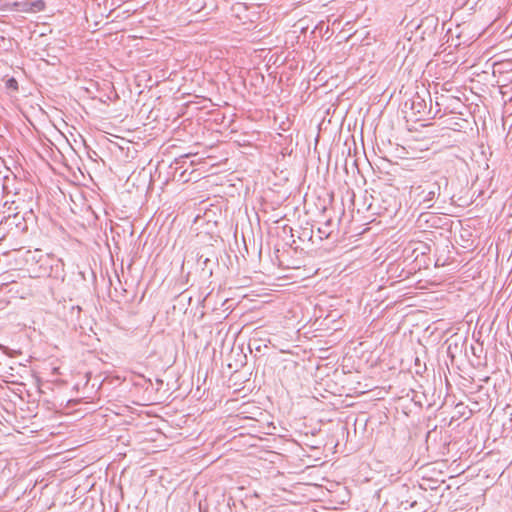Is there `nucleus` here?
Here are the masks:
<instances>
[{"instance_id": "423d86ee", "label": "nucleus", "mask_w": 512, "mask_h": 512, "mask_svg": "<svg viewBox=\"0 0 512 512\" xmlns=\"http://www.w3.org/2000/svg\"><path fill=\"white\" fill-rule=\"evenodd\" d=\"M447 100H448V96H446L444 94L438 95V93L436 92L435 105L438 107L436 114L440 113L441 107L445 105Z\"/></svg>"}, {"instance_id": "ddd939ff", "label": "nucleus", "mask_w": 512, "mask_h": 512, "mask_svg": "<svg viewBox=\"0 0 512 512\" xmlns=\"http://www.w3.org/2000/svg\"><path fill=\"white\" fill-rule=\"evenodd\" d=\"M210 262V260L208 258H205L203 261H202V264L204 266H206L208 263Z\"/></svg>"}, {"instance_id": "1a4fd4ad", "label": "nucleus", "mask_w": 512, "mask_h": 512, "mask_svg": "<svg viewBox=\"0 0 512 512\" xmlns=\"http://www.w3.org/2000/svg\"><path fill=\"white\" fill-rule=\"evenodd\" d=\"M32 6L34 7L35 11H42L45 8V3L43 0H37L32 3Z\"/></svg>"}, {"instance_id": "f257e3e1", "label": "nucleus", "mask_w": 512, "mask_h": 512, "mask_svg": "<svg viewBox=\"0 0 512 512\" xmlns=\"http://www.w3.org/2000/svg\"><path fill=\"white\" fill-rule=\"evenodd\" d=\"M448 178L431 172L425 175L420 184H413L410 188V194L418 201L419 205L425 208L433 206L435 200L440 196L442 187L447 188Z\"/></svg>"}, {"instance_id": "39448f33", "label": "nucleus", "mask_w": 512, "mask_h": 512, "mask_svg": "<svg viewBox=\"0 0 512 512\" xmlns=\"http://www.w3.org/2000/svg\"><path fill=\"white\" fill-rule=\"evenodd\" d=\"M331 226V220H328L326 221V223L324 224L323 227H319L318 228V234H319V238L322 240L324 238H328L331 231L329 230Z\"/></svg>"}, {"instance_id": "9d476101", "label": "nucleus", "mask_w": 512, "mask_h": 512, "mask_svg": "<svg viewBox=\"0 0 512 512\" xmlns=\"http://www.w3.org/2000/svg\"><path fill=\"white\" fill-rule=\"evenodd\" d=\"M417 502L416 501H413L410 503V507H407L405 505V503L402 501L401 502V506L403 507L404 510H406L407 512H418V510L415 509V506H416ZM420 512V511H419Z\"/></svg>"}, {"instance_id": "f8f14e48", "label": "nucleus", "mask_w": 512, "mask_h": 512, "mask_svg": "<svg viewBox=\"0 0 512 512\" xmlns=\"http://www.w3.org/2000/svg\"><path fill=\"white\" fill-rule=\"evenodd\" d=\"M7 86H8L9 88L17 89V88H18V83H17V81H16L14 78H10V79L7 81Z\"/></svg>"}, {"instance_id": "2eb2a0df", "label": "nucleus", "mask_w": 512, "mask_h": 512, "mask_svg": "<svg viewBox=\"0 0 512 512\" xmlns=\"http://www.w3.org/2000/svg\"><path fill=\"white\" fill-rule=\"evenodd\" d=\"M209 276L212 275V270H209L208 273H207Z\"/></svg>"}, {"instance_id": "20e7f679", "label": "nucleus", "mask_w": 512, "mask_h": 512, "mask_svg": "<svg viewBox=\"0 0 512 512\" xmlns=\"http://www.w3.org/2000/svg\"><path fill=\"white\" fill-rule=\"evenodd\" d=\"M81 311L82 308L79 305H74L71 302H69V314L67 315L70 318H81Z\"/></svg>"}, {"instance_id": "9b49d317", "label": "nucleus", "mask_w": 512, "mask_h": 512, "mask_svg": "<svg viewBox=\"0 0 512 512\" xmlns=\"http://www.w3.org/2000/svg\"><path fill=\"white\" fill-rule=\"evenodd\" d=\"M493 324L494 322H482V324L479 327V332H481L482 330L491 331Z\"/></svg>"}, {"instance_id": "f03ea898", "label": "nucleus", "mask_w": 512, "mask_h": 512, "mask_svg": "<svg viewBox=\"0 0 512 512\" xmlns=\"http://www.w3.org/2000/svg\"><path fill=\"white\" fill-rule=\"evenodd\" d=\"M84 286V279L81 273L69 277L68 279L63 278L61 286L59 287V297L63 300L68 298L69 302H72L74 298L79 296Z\"/></svg>"}, {"instance_id": "4468645a", "label": "nucleus", "mask_w": 512, "mask_h": 512, "mask_svg": "<svg viewBox=\"0 0 512 512\" xmlns=\"http://www.w3.org/2000/svg\"><path fill=\"white\" fill-rule=\"evenodd\" d=\"M52 295H55V297L59 298V291L57 292V294H55V292H52ZM60 299L62 298L60 297Z\"/></svg>"}, {"instance_id": "6e6552de", "label": "nucleus", "mask_w": 512, "mask_h": 512, "mask_svg": "<svg viewBox=\"0 0 512 512\" xmlns=\"http://www.w3.org/2000/svg\"><path fill=\"white\" fill-rule=\"evenodd\" d=\"M314 317H315V318H314V320H315V321H318V320H320L321 318H323L324 320H328V319H330V318H332L331 320H338V319L340 318V315H333L332 313H329V314H327V315H325V316H323L322 314H320V315H315Z\"/></svg>"}, {"instance_id": "7ed1b4c3", "label": "nucleus", "mask_w": 512, "mask_h": 512, "mask_svg": "<svg viewBox=\"0 0 512 512\" xmlns=\"http://www.w3.org/2000/svg\"><path fill=\"white\" fill-rule=\"evenodd\" d=\"M79 333L81 336V341L87 345L91 344V340L93 338L97 339V333L94 331L92 326L90 325V322H84V325L79 326Z\"/></svg>"}, {"instance_id": "0eeeda50", "label": "nucleus", "mask_w": 512, "mask_h": 512, "mask_svg": "<svg viewBox=\"0 0 512 512\" xmlns=\"http://www.w3.org/2000/svg\"><path fill=\"white\" fill-rule=\"evenodd\" d=\"M422 102H424L423 99H421L419 96H416L413 98V101H412V108L413 109H417V112L420 113L421 112V109L423 107L422 105Z\"/></svg>"}]
</instances>
